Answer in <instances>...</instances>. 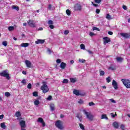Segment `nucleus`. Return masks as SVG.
Here are the masks:
<instances>
[{"instance_id":"57","label":"nucleus","mask_w":130,"mask_h":130,"mask_svg":"<svg viewBox=\"0 0 130 130\" xmlns=\"http://www.w3.org/2000/svg\"><path fill=\"white\" fill-rule=\"evenodd\" d=\"M108 34H109V35H113V32L112 31H108Z\"/></svg>"},{"instance_id":"4","label":"nucleus","mask_w":130,"mask_h":130,"mask_svg":"<svg viewBox=\"0 0 130 130\" xmlns=\"http://www.w3.org/2000/svg\"><path fill=\"white\" fill-rule=\"evenodd\" d=\"M0 76L2 77H4L5 78H6L7 80H10L11 79V77H10V75L8 74V70H5L2 73H0Z\"/></svg>"},{"instance_id":"9","label":"nucleus","mask_w":130,"mask_h":130,"mask_svg":"<svg viewBox=\"0 0 130 130\" xmlns=\"http://www.w3.org/2000/svg\"><path fill=\"white\" fill-rule=\"evenodd\" d=\"M103 40H104V45H106L107 43L109 42H111V40L110 39L107 37L103 38Z\"/></svg>"},{"instance_id":"15","label":"nucleus","mask_w":130,"mask_h":130,"mask_svg":"<svg viewBox=\"0 0 130 130\" xmlns=\"http://www.w3.org/2000/svg\"><path fill=\"white\" fill-rule=\"evenodd\" d=\"M116 60L117 62H122V61H123V58L121 57H117L116 58Z\"/></svg>"},{"instance_id":"27","label":"nucleus","mask_w":130,"mask_h":130,"mask_svg":"<svg viewBox=\"0 0 130 130\" xmlns=\"http://www.w3.org/2000/svg\"><path fill=\"white\" fill-rule=\"evenodd\" d=\"M120 128L122 130H125V125L123 124H121V125H120Z\"/></svg>"},{"instance_id":"37","label":"nucleus","mask_w":130,"mask_h":130,"mask_svg":"<svg viewBox=\"0 0 130 130\" xmlns=\"http://www.w3.org/2000/svg\"><path fill=\"white\" fill-rule=\"evenodd\" d=\"M5 96L6 97H10V96H11V93H10L9 92H5Z\"/></svg>"},{"instance_id":"58","label":"nucleus","mask_w":130,"mask_h":130,"mask_svg":"<svg viewBox=\"0 0 130 130\" xmlns=\"http://www.w3.org/2000/svg\"><path fill=\"white\" fill-rule=\"evenodd\" d=\"M42 124L43 127H44L45 126V122L43 121V122L41 123Z\"/></svg>"},{"instance_id":"47","label":"nucleus","mask_w":130,"mask_h":130,"mask_svg":"<svg viewBox=\"0 0 130 130\" xmlns=\"http://www.w3.org/2000/svg\"><path fill=\"white\" fill-rule=\"evenodd\" d=\"M110 115H111V116L113 118H114V117H115V116H116V114H115V115H114V114H113V113H111V114H110Z\"/></svg>"},{"instance_id":"25","label":"nucleus","mask_w":130,"mask_h":130,"mask_svg":"<svg viewBox=\"0 0 130 130\" xmlns=\"http://www.w3.org/2000/svg\"><path fill=\"white\" fill-rule=\"evenodd\" d=\"M34 104L35 105H36V106L37 105H39V104H40V102H39L38 100H36L34 101Z\"/></svg>"},{"instance_id":"18","label":"nucleus","mask_w":130,"mask_h":130,"mask_svg":"<svg viewBox=\"0 0 130 130\" xmlns=\"http://www.w3.org/2000/svg\"><path fill=\"white\" fill-rule=\"evenodd\" d=\"M66 66L67 64H66V63L62 62L60 63V68H61V69H66Z\"/></svg>"},{"instance_id":"64","label":"nucleus","mask_w":130,"mask_h":130,"mask_svg":"<svg viewBox=\"0 0 130 130\" xmlns=\"http://www.w3.org/2000/svg\"><path fill=\"white\" fill-rule=\"evenodd\" d=\"M93 6L94 7H95V8H97V7H99V5H98V4H93Z\"/></svg>"},{"instance_id":"60","label":"nucleus","mask_w":130,"mask_h":130,"mask_svg":"<svg viewBox=\"0 0 130 130\" xmlns=\"http://www.w3.org/2000/svg\"><path fill=\"white\" fill-rule=\"evenodd\" d=\"M47 51L49 52V54H51V50H50V49H47Z\"/></svg>"},{"instance_id":"11","label":"nucleus","mask_w":130,"mask_h":130,"mask_svg":"<svg viewBox=\"0 0 130 130\" xmlns=\"http://www.w3.org/2000/svg\"><path fill=\"white\" fill-rule=\"evenodd\" d=\"M45 42L44 40L38 39L36 42V44H43Z\"/></svg>"},{"instance_id":"1","label":"nucleus","mask_w":130,"mask_h":130,"mask_svg":"<svg viewBox=\"0 0 130 130\" xmlns=\"http://www.w3.org/2000/svg\"><path fill=\"white\" fill-rule=\"evenodd\" d=\"M84 114L86 115V117L89 120L92 121L94 119V115L91 112H87V110L84 109L82 110Z\"/></svg>"},{"instance_id":"16","label":"nucleus","mask_w":130,"mask_h":130,"mask_svg":"<svg viewBox=\"0 0 130 130\" xmlns=\"http://www.w3.org/2000/svg\"><path fill=\"white\" fill-rule=\"evenodd\" d=\"M101 119H106V120H108V117H107V114H102L101 117Z\"/></svg>"},{"instance_id":"2","label":"nucleus","mask_w":130,"mask_h":130,"mask_svg":"<svg viewBox=\"0 0 130 130\" xmlns=\"http://www.w3.org/2000/svg\"><path fill=\"white\" fill-rule=\"evenodd\" d=\"M122 83H123L124 86L126 87L127 89L130 88V80L128 79H122L121 80Z\"/></svg>"},{"instance_id":"42","label":"nucleus","mask_w":130,"mask_h":130,"mask_svg":"<svg viewBox=\"0 0 130 130\" xmlns=\"http://www.w3.org/2000/svg\"><path fill=\"white\" fill-rule=\"evenodd\" d=\"M32 95L34 97H37V96H38V93H37V92H34Z\"/></svg>"},{"instance_id":"61","label":"nucleus","mask_w":130,"mask_h":130,"mask_svg":"<svg viewBox=\"0 0 130 130\" xmlns=\"http://www.w3.org/2000/svg\"><path fill=\"white\" fill-rule=\"evenodd\" d=\"M21 83H22L23 84H26V80L23 79V80L22 81Z\"/></svg>"},{"instance_id":"23","label":"nucleus","mask_w":130,"mask_h":130,"mask_svg":"<svg viewBox=\"0 0 130 130\" xmlns=\"http://www.w3.org/2000/svg\"><path fill=\"white\" fill-rule=\"evenodd\" d=\"M12 8L13 10H16V11H19V7H18V6L13 5L12 6Z\"/></svg>"},{"instance_id":"51","label":"nucleus","mask_w":130,"mask_h":130,"mask_svg":"<svg viewBox=\"0 0 130 130\" xmlns=\"http://www.w3.org/2000/svg\"><path fill=\"white\" fill-rule=\"evenodd\" d=\"M27 88L28 89H31V88H32V85L31 84V83H29L27 85Z\"/></svg>"},{"instance_id":"35","label":"nucleus","mask_w":130,"mask_h":130,"mask_svg":"<svg viewBox=\"0 0 130 130\" xmlns=\"http://www.w3.org/2000/svg\"><path fill=\"white\" fill-rule=\"evenodd\" d=\"M104 75H105V72H104V71H101L100 72V76H104Z\"/></svg>"},{"instance_id":"17","label":"nucleus","mask_w":130,"mask_h":130,"mask_svg":"<svg viewBox=\"0 0 130 130\" xmlns=\"http://www.w3.org/2000/svg\"><path fill=\"white\" fill-rule=\"evenodd\" d=\"M20 46L21 47H28V46H29V43H22L21 45H20Z\"/></svg>"},{"instance_id":"28","label":"nucleus","mask_w":130,"mask_h":130,"mask_svg":"<svg viewBox=\"0 0 130 130\" xmlns=\"http://www.w3.org/2000/svg\"><path fill=\"white\" fill-rule=\"evenodd\" d=\"M80 48L81 49H83V50H85L86 49V48L85 47V45L84 44H82L80 45Z\"/></svg>"},{"instance_id":"26","label":"nucleus","mask_w":130,"mask_h":130,"mask_svg":"<svg viewBox=\"0 0 130 130\" xmlns=\"http://www.w3.org/2000/svg\"><path fill=\"white\" fill-rule=\"evenodd\" d=\"M9 31H14L15 30V27L14 26H9L8 27Z\"/></svg>"},{"instance_id":"54","label":"nucleus","mask_w":130,"mask_h":130,"mask_svg":"<svg viewBox=\"0 0 130 130\" xmlns=\"http://www.w3.org/2000/svg\"><path fill=\"white\" fill-rule=\"evenodd\" d=\"M109 70H111L112 71H114V70H115V68L114 67H110L109 68Z\"/></svg>"},{"instance_id":"7","label":"nucleus","mask_w":130,"mask_h":130,"mask_svg":"<svg viewBox=\"0 0 130 130\" xmlns=\"http://www.w3.org/2000/svg\"><path fill=\"white\" fill-rule=\"evenodd\" d=\"M75 11H82V6L79 4H77L74 6Z\"/></svg>"},{"instance_id":"10","label":"nucleus","mask_w":130,"mask_h":130,"mask_svg":"<svg viewBox=\"0 0 130 130\" xmlns=\"http://www.w3.org/2000/svg\"><path fill=\"white\" fill-rule=\"evenodd\" d=\"M27 24L30 26V27H32V28H34L35 27V23H34V20H29L27 21Z\"/></svg>"},{"instance_id":"53","label":"nucleus","mask_w":130,"mask_h":130,"mask_svg":"<svg viewBox=\"0 0 130 130\" xmlns=\"http://www.w3.org/2000/svg\"><path fill=\"white\" fill-rule=\"evenodd\" d=\"M69 33H70V31H69V30H65L64 31V35H68V34H69Z\"/></svg>"},{"instance_id":"29","label":"nucleus","mask_w":130,"mask_h":130,"mask_svg":"<svg viewBox=\"0 0 130 130\" xmlns=\"http://www.w3.org/2000/svg\"><path fill=\"white\" fill-rule=\"evenodd\" d=\"M79 61L81 63H84V62H86V60L84 59H79Z\"/></svg>"},{"instance_id":"52","label":"nucleus","mask_w":130,"mask_h":130,"mask_svg":"<svg viewBox=\"0 0 130 130\" xmlns=\"http://www.w3.org/2000/svg\"><path fill=\"white\" fill-rule=\"evenodd\" d=\"M106 81H107V83H110V77H108V78H107Z\"/></svg>"},{"instance_id":"41","label":"nucleus","mask_w":130,"mask_h":130,"mask_svg":"<svg viewBox=\"0 0 130 130\" xmlns=\"http://www.w3.org/2000/svg\"><path fill=\"white\" fill-rule=\"evenodd\" d=\"M95 35H96V34H95L93 32H89V36H90V37H92V36H95Z\"/></svg>"},{"instance_id":"20","label":"nucleus","mask_w":130,"mask_h":130,"mask_svg":"<svg viewBox=\"0 0 130 130\" xmlns=\"http://www.w3.org/2000/svg\"><path fill=\"white\" fill-rule=\"evenodd\" d=\"M113 125L115 128H118L119 125L117 122H114L113 124Z\"/></svg>"},{"instance_id":"62","label":"nucleus","mask_w":130,"mask_h":130,"mask_svg":"<svg viewBox=\"0 0 130 130\" xmlns=\"http://www.w3.org/2000/svg\"><path fill=\"white\" fill-rule=\"evenodd\" d=\"M23 75H26L27 72L25 71H22Z\"/></svg>"},{"instance_id":"55","label":"nucleus","mask_w":130,"mask_h":130,"mask_svg":"<svg viewBox=\"0 0 130 130\" xmlns=\"http://www.w3.org/2000/svg\"><path fill=\"white\" fill-rule=\"evenodd\" d=\"M56 62H57V63H60V62H61V60H60V59H57L56 60Z\"/></svg>"},{"instance_id":"50","label":"nucleus","mask_w":130,"mask_h":130,"mask_svg":"<svg viewBox=\"0 0 130 130\" xmlns=\"http://www.w3.org/2000/svg\"><path fill=\"white\" fill-rule=\"evenodd\" d=\"M122 8L123 9V10H125V11H126V10H127V7H126V6L125 5H123Z\"/></svg>"},{"instance_id":"22","label":"nucleus","mask_w":130,"mask_h":130,"mask_svg":"<svg viewBox=\"0 0 130 130\" xmlns=\"http://www.w3.org/2000/svg\"><path fill=\"white\" fill-rule=\"evenodd\" d=\"M54 9H55V8L54 7H52L50 4L48 6V10H49L50 11L53 10Z\"/></svg>"},{"instance_id":"8","label":"nucleus","mask_w":130,"mask_h":130,"mask_svg":"<svg viewBox=\"0 0 130 130\" xmlns=\"http://www.w3.org/2000/svg\"><path fill=\"white\" fill-rule=\"evenodd\" d=\"M112 86L115 89V90H117L118 89V85L117 82L115 80H113L112 83Z\"/></svg>"},{"instance_id":"33","label":"nucleus","mask_w":130,"mask_h":130,"mask_svg":"<svg viewBox=\"0 0 130 130\" xmlns=\"http://www.w3.org/2000/svg\"><path fill=\"white\" fill-rule=\"evenodd\" d=\"M77 117L79 119L80 121H82V115L77 114Z\"/></svg>"},{"instance_id":"43","label":"nucleus","mask_w":130,"mask_h":130,"mask_svg":"<svg viewBox=\"0 0 130 130\" xmlns=\"http://www.w3.org/2000/svg\"><path fill=\"white\" fill-rule=\"evenodd\" d=\"M92 30H93V31H95V30H96V31H100V29L99 28L96 27H93Z\"/></svg>"},{"instance_id":"12","label":"nucleus","mask_w":130,"mask_h":130,"mask_svg":"<svg viewBox=\"0 0 130 130\" xmlns=\"http://www.w3.org/2000/svg\"><path fill=\"white\" fill-rule=\"evenodd\" d=\"M121 36L124 37V38H130V34L127 33H121Z\"/></svg>"},{"instance_id":"32","label":"nucleus","mask_w":130,"mask_h":130,"mask_svg":"<svg viewBox=\"0 0 130 130\" xmlns=\"http://www.w3.org/2000/svg\"><path fill=\"white\" fill-rule=\"evenodd\" d=\"M66 14L68 16H71V11H70V10L68 9L66 10Z\"/></svg>"},{"instance_id":"21","label":"nucleus","mask_w":130,"mask_h":130,"mask_svg":"<svg viewBox=\"0 0 130 130\" xmlns=\"http://www.w3.org/2000/svg\"><path fill=\"white\" fill-rule=\"evenodd\" d=\"M15 116H16V117H20V116H21V112L20 111L16 112L15 114Z\"/></svg>"},{"instance_id":"34","label":"nucleus","mask_w":130,"mask_h":130,"mask_svg":"<svg viewBox=\"0 0 130 130\" xmlns=\"http://www.w3.org/2000/svg\"><path fill=\"white\" fill-rule=\"evenodd\" d=\"M50 107L51 111H53V110H54V105H50Z\"/></svg>"},{"instance_id":"3","label":"nucleus","mask_w":130,"mask_h":130,"mask_svg":"<svg viewBox=\"0 0 130 130\" xmlns=\"http://www.w3.org/2000/svg\"><path fill=\"white\" fill-rule=\"evenodd\" d=\"M41 90H42L44 93H47L49 91L48 87H47V85H46V82H43V85L41 87Z\"/></svg>"},{"instance_id":"63","label":"nucleus","mask_w":130,"mask_h":130,"mask_svg":"<svg viewBox=\"0 0 130 130\" xmlns=\"http://www.w3.org/2000/svg\"><path fill=\"white\" fill-rule=\"evenodd\" d=\"M4 118V115H0V119H3Z\"/></svg>"},{"instance_id":"56","label":"nucleus","mask_w":130,"mask_h":130,"mask_svg":"<svg viewBox=\"0 0 130 130\" xmlns=\"http://www.w3.org/2000/svg\"><path fill=\"white\" fill-rule=\"evenodd\" d=\"M49 27L50 28V29H53V28H54V26H53V25L52 24H50Z\"/></svg>"},{"instance_id":"31","label":"nucleus","mask_w":130,"mask_h":130,"mask_svg":"<svg viewBox=\"0 0 130 130\" xmlns=\"http://www.w3.org/2000/svg\"><path fill=\"white\" fill-rule=\"evenodd\" d=\"M79 126L80 128H81V129L85 130V126H84V125H83V124L79 123Z\"/></svg>"},{"instance_id":"46","label":"nucleus","mask_w":130,"mask_h":130,"mask_svg":"<svg viewBox=\"0 0 130 130\" xmlns=\"http://www.w3.org/2000/svg\"><path fill=\"white\" fill-rule=\"evenodd\" d=\"M88 105L89 106H94V105H95V104H94V103L93 102H90L88 103Z\"/></svg>"},{"instance_id":"39","label":"nucleus","mask_w":130,"mask_h":130,"mask_svg":"<svg viewBox=\"0 0 130 130\" xmlns=\"http://www.w3.org/2000/svg\"><path fill=\"white\" fill-rule=\"evenodd\" d=\"M2 44L4 45V46H7L8 45V42L4 41L3 42Z\"/></svg>"},{"instance_id":"19","label":"nucleus","mask_w":130,"mask_h":130,"mask_svg":"<svg viewBox=\"0 0 130 130\" xmlns=\"http://www.w3.org/2000/svg\"><path fill=\"white\" fill-rule=\"evenodd\" d=\"M1 127L3 129H6V128H7V126H6V124L4 122L1 123Z\"/></svg>"},{"instance_id":"30","label":"nucleus","mask_w":130,"mask_h":130,"mask_svg":"<svg viewBox=\"0 0 130 130\" xmlns=\"http://www.w3.org/2000/svg\"><path fill=\"white\" fill-rule=\"evenodd\" d=\"M106 19H107V20H111V16H110V15H109V14H107L106 16Z\"/></svg>"},{"instance_id":"44","label":"nucleus","mask_w":130,"mask_h":130,"mask_svg":"<svg viewBox=\"0 0 130 130\" xmlns=\"http://www.w3.org/2000/svg\"><path fill=\"white\" fill-rule=\"evenodd\" d=\"M69 82V80L68 79H63V84H67Z\"/></svg>"},{"instance_id":"6","label":"nucleus","mask_w":130,"mask_h":130,"mask_svg":"<svg viewBox=\"0 0 130 130\" xmlns=\"http://www.w3.org/2000/svg\"><path fill=\"white\" fill-rule=\"evenodd\" d=\"M55 126L60 129H62V122L60 120L57 121L55 123Z\"/></svg>"},{"instance_id":"5","label":"nucleus","mask_w":130,"mask_h":130,"mask_svg":"<svg viewBox=\"0 0 130 130\" xmlns=\"http://www.w3.org/2000/svg\"><path fill=\"white\" fill-rule=\"evenodd\" d=\"M74 94L76 96H85V92H82L81 90L75 89L73 91Z\"/></svg>"},{"instance_id":"14","label":"nucleus","mask_w":130,"mask_h":130,"mask_svg":"<svg viewBox=\"0 0 130 130\" xmlns=\"http://www.w3.org/2000/svg\"><path fill=\"white\" fill-rule=\"evenodd\" d=\"M25 64L27 67V68H31V66H32V64L31 63V62L28 60H26L25 61Z\"/></svg>"},{"instance_id":"38","label":"nucleus","mask_w":130,"mask_h":130,"mask_svg":"<svg viewBox=\"0 0 130 130\" xmlns=\"http://www.w3.org/2000/svg\"><path fill=\"white\" fill-rule=\"evenodd\" d=\"M48 25H53V21L52 20H50L48 21Z\"/></svg>"},{"instance_id":"36","label":"nucleus","mask_w":130,"mask_h":130,"mask_svg":"<svg viewBox=\"0 0 130 130\" xmlns=\"http://www.w3.org/2000/svg\"><path fill=\"white\" fill-rule=\"evenodd\" d=\"M43 122V119L42 118H39L38 119V122H40L41 123Z\"/></svg>"},{"instance_id":"59","label":"nucleus","mask_w":130,"mask_h":130,"mask_svg":"<svg viewBox=\"0 0 130 130\" xmlns=\"http://www.w3.org/2000/svg\"><path fill=\"white\" fill-rule=\"evenodd\" d=\"M96 14H99L100 13V10L96 9Z\"/></svg>"},{"instance_id":"24","label":"nucleus","mask_w":130,"mask_h":130,"mask_svg":"<svg viewBox=\"0 0 130 130\" xmlns=\"http://www.w3.org/2000/svg\"><path fill=\"white\" fill-rule=\"evenodd\" d=\"M70 81L71 83H75V82H77V79L75 78H70Z\"/></svg>"},{"instance_id":"48","label":"nucleus","mask_w":130,"mask_h":130,"mask_svg":"<svg viewBox=\"0 0 130 130\" xmlns=\"http://www.w3.org/2000/svg\"><path fill=\"white\" fill-rule=\"evenodd\" d=\"M51 99H52V96H51V95H49V96L47 98V100H48L49 101H50V100H51Z\"/></svg>"},{"instance_id":"13","label":"nucleus","mask_w":130,"mask_h":130,"mask_svg":"<svg viewBox=\"0 0 130 130\" xmlns=\"http://www.w3.org/2000/svg\"><path fill=\"white\" fill-rule=\"evenodd\" d=\"M19 124L21 127H26V121L21 120L19 122Z\"/></svg>"},{"instance_id":"45","label":"nucleus","mask_w":130,"mask_h":130,"mask_svg":"<svg viewBox=\"0 0 130 130\" xmlns=\"http://www.w3.org/2000/svg\"><path fill=\"white\" fill-rule=\"evenodd\" d=\"M78 103L79 104H84V101L82 100H79L78 101Z\"/></svg>"},{"instance_id":"49","label":"nucleus","mask_w":130,"mask_h":130,"mask_svg":"<svg viewBox=\"0 0 130 130\" xmlns=\"http://www.w3.org/2000/svg\"><path fill=\"white\" fill-rule=\"evenodd\" d=\"M95 4H100L101 3V0H94Z\"/></svg>"},{"instance_id":"40","label":"nucleus","mask_w":130,"mask_h":130,"mask_svg":"<svg viewBox=\"0 0 130 130\" xmlns=\"http://www.w3.org/2000/svg\"><path fill=\"white\" fill-rule=\"evenodd\" d=\"M109 100L110 101V102H111V103H116V101L113 99H109Z\"/></svg>"}]
</instances>
